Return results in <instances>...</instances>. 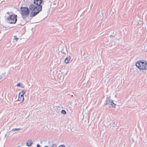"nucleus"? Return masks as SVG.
I'll return each instance as SVG.
<instances>
[{
  "instance_id": "23",
  "label": "nucleus",
  "mask_w": 147,
  "mask_h": 147,
  "mask_svg": "<svg viewBox=\"0 0 147 147\" xmlns=\"http://www.w3.org/2000/svg\"><path fill=\"white\" fill-rule=\"evenodd\" d=\"M132 140H133V141H134V140L133 139Z\"/></svg>"
},
{
  "instance_id": "5",
  "label": "nucleus",
  "mask_w": 147,
  "mask_h": 147,
  "mask_svg": "<svg viewBox=\"0 0 147 147\" xmlns=\"http://www.w3.org/2000/svg\"><path fill=\"white\" fill-rule=\"evenodd\" d=\"M105 104L108 106L109 107H115L116 104L114 103L113 102H106Z\"/></svg>"
},
{
  "instance_id": "12",
  "label": "nucleus",
  "mask_w": 147,
  "mask_h": 147,
  "mask_svg": "<svg viewBox=\"0 0 147 147\" xmlns=\"http://www.w3.org/2000/svg\"><path fill=\"white\" fill-rule=\"evenodd\" d=\"M61 113L65 115L66 114V112L64 110H62L61 111Z\"/></svg>"
},
{
  "instance_id": "24",
  "label": "nucleus",
  "mask_w": 147,
  "mask_h": 147,
  "mask_svg": "<svg viewBox=\"0 0 147 147\" xmlns=\"http://www.w3.org/2000/svg\"><path fill=\"white\" fill-rule=\"evenodd\" d=\"M111 101H113V100H111Z\"/></svg>"
},
{
  "instance_id": "3",
  "label": "nucleus",
  "mask_w": 147,
  "mask_h": 147,
  "mask_svg": "<svg viewBox=\"0 0 147 147\" xmlns=\"http://www.w3.org/2000/svg\"><path fill=\"white\" fill-rule=\"evenodd\" d=\"M17 16L16 15L12 14L9 15L7 19V21L9 24H15L17 19Z\"/></svg>"
},
{
  "instance_id": "17",
  "label": "nucleus",
  "mask_w": 147,
  "mask_h": 147,
  "mask_svg": "<svg viewBox=\"0 0 147 147\" xmlns=\"http://www.w3.org/2000/svg\"><path fill=\"white\" fill-rule=\"evenodd\" d=\"M37 147H40V145L38 144L37 145Z\"/></svg>"
},
{
  "instance_id": "1",
  "label": "nucleus",
  "mask_w": 147,
  "mask_h": 147,
  "mask_svg": "<svg viewBox=\"0 0 147 147\" xmlns=\"http://www.w3.org/2000/svg\"><path fill=\"white\" fill-rule=\"evenodd\" d=\"M43 1V0H34V3L36 6L32 4L29 5V9L32 11L30 13L31 17L35 16L42 10V6L41 4Z\"/></svg>"
},
{
  "instance_id": "6",
  "label": "nucleus",
  "mask_w": 147,
  "mask_h": 147,
  "mask_svg": "<svg viewBox=\"0 0 147 147\" xmlns=\"http://www.w3.org/2000/svg\"><path fill=\"white\" fill-rule=\"evenodd\" d=\"M22 94L21 95L20 97V96L19 95L18 98V101H24V94L25 92L23 90L21 92Z\"/></svg>"
},
{
  "instance_id": "11",
  "label": "nucleus",
  "mask_w": 147,
  "mask_h": 147,
  "mask_svg": "<svg viewBox=\"0 0 147 147\" xmlns=\"http://www.w3.org/2000/svg\"><path fill=\"white\" fill-rule=\"evenodd\" d=\"M110 124L113 127H114L116 125V123L115 122L113 121L111 122Z\"/></svg>"
},
{
  "instance_id": "14",
  "label": "nucleus",
  "mask_w": 147,
  "mask_h": 147,
  "mask_svg": "<svg viewBox=\"0 0 147 147\" xmlns=\"http://www.w3.org/2000/svg\"><path fill=\"white\" fill-rule=\"evenodd\" d=\"M14 38L15 40H16V41L18 40V38L16 36H14Z\"/></svg>"
},
{
  "instance_id": "22",
  "label": "nucleus",
  "mask_w": 147,
  "mask_h": 147,
  "mask_svg": "<svg viewBox=\"0 0 147 147\" xmlns=\"http://www.w3.org/2000/svg\"><path fill=\"white\" fill-rule=\"evenodd\" d=\"M20 147V146H18V147Z\"/></svg>"
},
{
  "instance_id": "19",
  "label": "nucleus",
  "mask_w": 147,
  "mask_h": 147,
  "mask_svg": "<svg viewBox=\"0 0 147 147\" xmlns=\"http://www.w3.org/2000/svg\"><path fill=\"white\" fill-rule=\"evenodd\" d=\"M110 37H111L112 36H113L112 35H110Z\"/></svg>"
},
{
  "instance_id": "16",
  "label": "nucleus",
  "mask_w": 147,
  "mask_h": 147,
  "mask_svg": "<svg viewBox=\"0 0 147 147\" xmlns=\"http://www.w3.org/2000/svg\"><path fill=\"white\" fill-rule=\"evenodd\" d=\"M109 98L110 97H109V98H107L106 101H108V100H109Z\"/></svg>"
},
{
  "instance_id": "10",
  "label": "nucleus",
  "mask_w": 147,
  "mask_h": 147,
  "mask_svg": "<svg viewBox=\"0 0 147 147\" xmlns=\"http://www.w3.org/2000/svg\"><path fill=\"white\" fill-rule=\"evenodd\" d=\"M16 86L17 87L20 86L22 88H24L25 87L24 85V84L20 83L17 84Z\"/></svg>"
},
{
  "instance_id": "13",
  "label": "nucleus",
  "mask_w": 147,
  "mask_h": 147,
  "mask_svg": "<svg viewBox=\"0 0 147 147\" xmlns=\"http://www.w3.org/2000/svg\"><path fill=\"white\" fill-rule=\"evenodd\" d=\"M20 128H15V129H12V130L13 131H17V130H20Z\"/></svg>"
},
{
  "instance_id": "7",
  "label": "nucleus",
  "mask_w": 147,
  "mask_h": 147,
  "mask_svg": "<svg viewBox=\"0 0 147 147\" xmlns=\"http://www.w3.org/2000/svg\"><path fill=\"white\" fill-rule=\"evenodd\" d=\"M6 77L5 73H3L0 76V80H4L6 78Z\"/></svg>"
},
{
  "instance_id": "21",
  "label": "nucleus",
  "mask_w": 147,
  "mask_h": 147,
  "mask_svg": "<svg viewBox=\"0 0 147 147\" xmlns=\"http://www.w3.org/2000/svg\"><path fill=\"white\" fill-rule=\"evenodd\" d=\"M61 60L60 59L59 60V62L61 61Z\"/></svg>"
},
{
  "instance_id": "4",
  "label": "nucleus",
  "mask_w": 147,
  "mask_h": 147,
  "mask_svg": "<svg viewBox=\"0 0 147 147\" xmlns=\"http://www.w3.org/2000/svg\"><path fill=\"white\" fill-rule=\"evenodd\" d=\"M136 66L140 69L146 70L147 69V62L138 61L136 62Z\"/></svg>"
},
{
  "instance_id": "2",
  "label": "nucleus",
  "mask_w": 147,
  "mask_h": 147,
  "mask_svg": "<svg viewBox=\"0 0 147 147\" xmlns=\"http://www.w3.org/2000/svg\"><path fill=\"white\" fill-rule=\"evenodd\" d=\"M29 8L21 7L20 8V13L24 19H25L28 16L30 13Z\"/></svg>"
},
{
  "instance_id": "15",
  "label": "nucleus",
  "mask_w": 147,
  "mask_h": 147,
  "mask_svg": "<svg viewBox=\"0 0 147 147\" xmlns=\"http://www.w3.org/2000/svg\"><path fill=\"white\" fill-rule=\"evenodd\" d=\"M58 147H65L64 145H61L59 146Z\"/></svg>"
},
{
  "instance_id": "9",
  "label": "nucleus",
  "mask_w": 147,
  "mask_h": 147,
  "mask_svg": "<svg viewBox=\"0 0 147 147\" xmlns=\"http://www.w3.org/2000/svg\"><path fill=\"white\" fill-rule=\"evenodd\" d=\"M33 143V142L31 140H28L26 142V145L28 146H30Z\"/></svg>"
},
{
  "instance_id": "20",
  "label": "nucleus",
  "mask_w": 147,
  "mask_h": 147,
  "mask_svg": "<svg viewBox=\"0 0 147 147\" xmlns=\"http://www.w3.org/2000/svg\"><path fill=\"white\" fill-rule=\"evenodd\" d=\"M59 47L58 48V50L59 51H60V50L59 49Z\"/></svg>"
},
{
  "instance_id": "8",
  "label": "nucleus",
  "mask_w": 147,
  "mask_h": 147,
  "mask_svg": "<svg viewBox=\"0 0 147 147\" xmlns=\"http://www.w3.org/2000/svg\"><path fill=\"white\" fill-rule=\"evenodd\" d=\"M71 59V57L69 56H67L65 59L64 62L65 63H69Z\"/></svg>"
},
{
  "instance_id": "18",
  "label": "nucleus",
  "mask_w": 147,
  "mask_h": 147,
  "mask_svg": "<svg viewBox=\"0 0 147 147\" xmlns=\"http://www.w3.org/2000/svg\"><path fill=\"white\" fill-rule=\"evenodd\" d=\"M54 145H55V144H53V145H52V147H54Z\"/></svg>"
}]
</instances>
